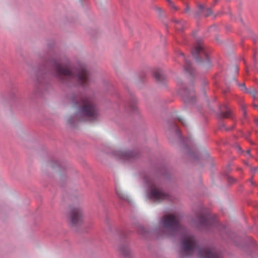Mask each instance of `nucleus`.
I'll use <instances>...</instances> for the list:
<instances>
[{"label": "nucleus", "mask_w": 258, "mask_h": 258, "mask_svg": "<svg viewBox=\"0 0 258 258\" xmlns=\"http://www.w3.org/2000/svg\"><path fill=\"white\" fill-rule=\"evenodd\" d=\"M52 63L56 76L63 82L67 83L77 81L78 84L82 86L90 83V74L84 65L81 66L78 69L75 70H70L68 66L62 65L55 61H53Z\"/></svg>", "instance_id": "1"}, {"label": "nucleus", "mask_w": 258, "mask_h": 258, "mask_svg": "<svg viewBox=\"0 0 258 258\" xmlns=\"http://www.w3.org/2000/svg\"><path fill=\"white\" fill-rule=\"evenodd\" d=\"M74 107L77 109L75 118L80 120L86 119L95 120L98 116V111L92 98L84 97L80 98V101L72 102Z\"/></svg>", "instance_id": "2"}, {"label": "nucleus", "mask_w": 258, "mask_h": 258, "mask_svg": "<svg viewBox=\"0 0 258 258\" xmlns=\"http://www.w3.org/2000/svg\"><path fill=\"white\" fill-rule=\"evenodd\" d=\"M158 231L163 234L172 235L182 231L178 216L174 214H167L163 216L159 222Z\"/></svg>", "instance_id": "3"}, {"label": "nucleus", "mask_w": 258, "mask_h": 258, "mask_svg": "<svg viewBox=\"0 0 258 258\" xmlns=\"http://www.w3.org/2000/svg\"><path fill=\"white\" fill-rule=\"evenodd\" d=\"M66 216L67 221L70 225L72 226L80 225L84 220L83 208L80 205L71 206Z\"/></svg>", "instance_id": "4"}, {"label": "nucleus", "mask_w": 258, "mask_h": 258, "mask_svg": "<svg viewBox=\"0 0 258 258\" xmlns=\"http://www.w3.org/2000/svg\"><path fill=\"white\" fill-rule=\"evenodd\" d=\"M197 246L192 235L184 233L182 235L181 256L182 258L191 255L197 249Z\"/></svg>", "instance_id": "5"}, {"label": "nucleus", "mask_w": 258, "mask_h": 258, "mask_svg": "<svg viewBox=\"0 0 258 258\" xmlns=\"http://www.w3.org/2000/svg\"><path fill=\"white\" fill-rule=\"evenodd\" d=\"M148 197L156 202H159L168 198V195L155 183L151 184L147 191Z\"/></svg>", "instance_id": "6"}, {"label": "nucleus", "mask_w": 258, "mask_h": 258, "mask_svg": "<svg viewBox=\"0 0 258 258\" xmlns=\"http://www.w3.org/2000/svg\"><path fill=\"white\" fill-rule=\"evenodd\" d=\"M199 258H221L219 254L213 247H204L198 251Z\"/></svg>", "instance_id": "7"}, {"label": "nucleus", "mask_w": 258, "mask_h": 258, "mask_svg": "<svg viewBox=\"0 0 258 258\" xmlns=\"http://www.w3.org/2000/svg\"><path fill=\"white\" fill-rule=\"evenodd\" d=\"M198 225L200 227L208 228L214 223L213 219L209 215H204L203 213L197 216Z\"/></svg>", "instance_id": "8"}, {"label": "nucleus", "mask_w": 258, "mask_h": 258, "mask_svg": "<svg viewBox=\"0 0 258 258\" xmlns=\"http://www.w3.org/2000/svg\"><path fill=\"white\" fill-rule=\"evenodd\" d=\"M136 154L133 151H116L114 154L115 157L118 159H128L132 157H134Z\"/></svg>", "instance_id": "9"}, {"label": "nucleus", "mask_w": 258, "mask_h": 258, "mask_svg": "<svg viewBox=\"0 0 258 258\" xmlns=\"http://www.w3.org/2000/svg\"><path fill=\"white\" fill-rule=\"evenodd\" d=\"M118 249L120 254L123 256H127L130 252V249L127 245H121L119 246Z\"/></svg>", "instance_id": "10"}, {"label": "nucleus", "mask_w": 258, "mask_h": 258, "mask_svg": "<svg viewBox=\"0 0 258 258\" xmlns=\"http://www.w3.org/2000/svg\"><path fill=\"white\" fill-rule=\"evenodd\" d=\"M116 193L120 199L125 201L128 200V197H127V196L125 195L124 193H123V192L120 190L116 189Z\"/></svg>", "instance_id": "11"}, {"label": "nucleus", "mask_w": 258, "mask_h": 258, "mask_svg": "<svg viewBox=\"0 0 258 258\" xmlns=\"http://www.w3.org/2000/svg\"><path fill=\"white\" fill-rule=\"evenodd\" d=\"M185 68V70L187 72H188L191 74H192V69L191 68L190 63L186 59L185 60V68Z\"/></svg>", "instance_id": "12"}, {"label": "nucleus", "mask_w": 258, "mask_h": 258, "mask_svg": "<svg viewBox=\"0 0 258 258\" xmlns=\"http://www.w3.org/2000/svg\"><path fill=\"white\" fill-rule=\"evenodd\" d=\"M155 78L159 81H162L163 78V73L160 71H158L155 73Z\"/></svg>", "instance_id": "13"}, {"label": "nucleus", "mask_w": 258, "mask_h": 258, "mask_svg": "<svg viewBox=\"0 0 258 258\" xmlns=\"http://www.w3.org/2000/svg\"><path fill=\"white\" fill-rule=\"evenodd\" d=\"M175 22L176 24V29L179 30H182L183 29L184 21L182 20H175Z\"/></svg>", "instance_id": "14"}, {"label": "nucleus", "mask_w": 258, "mask_h": 258, "mask_svg": "<svg viewBox=\"0 0 258 258\" xmlns=\"http://www.w3.org/2000/svg\"><path fill=\"white\" fill-rule=\"evenodd\" d=\"M203 49V46L201 45L197 46L192 51V55L196 57V55Z\"/></svg>", "instance_id": "15"}, {"label": "nucleus", "mask_w": 258, "mask_h": 258, "mask_svg": "<svg viewBox=\"0 0 258 258\" xmlns=\"http://www.w3.org/2000/svg\"><path fill=\"white\" fill-rule=\"evenodd\" d=\"M240 90L243 92H248V89L246 88L244 83H237Z\"/></svg>", "instance_id": "16"}, {"label": "nucleus", "mask_w": 258, "mask_h": 258, "mask_svg": "<svg viewBox=\"0 0 258 258\" xmlns=\"http://www.w3.org/2000/svg\"><path fill=\"white\" fill-rule=\"evenodd\" d=\"M248 92H247V93H249V94H251L252 95L254 96L256 94V91L255 89L252 88V89H250L249 90H248Z\"/></svg>", "instance_id": "17"}, {"label": "nucleus", "mask_w": 258, "mask_h": 258, "mask_svg": "<svg viewBox=\"0 0 258 258\" xmlns=\"http://www.w3.org/2000/svg\"><path fill=\"white\" fill-rule=\"evenodd\" d=\"M211 14H212L211 9L210 8H208L206 10V12H205L204 15H205V16H208L210 15Z\"/></svg>", "instance_id": "18"}, {"label": "nucleus", "mask_w": 258, "mask_h": 258, "mask_svg": "<svg viewBox=\"0 0 258 258\" xmlns=\"http://www.w3.org/2000/svg\"><path fill=\"white\" fill-rule=\"evenodd\" d=\"M230 111L227 110L225 112L222 113V115L223 117H228L230 115Z\"/></svg>", "instance_id": "19"}, {"label": "nucleus", "mask_w": 258, "mask_h": 258, "mask_svg": "<svg viewBox=\"0 0 258 258\" xmlns=\"http://www.w3.org/2000/svg\"><path fill=\"white\" fill-rule=\"evenodd\" d=\"M171 8L175 10H177L178 8L174 5L173 3L170 4Z\"/></svg>", "instance_id": "20"}, {"label": "nucleus", "mask_w": 258, "mask_h": 258, "mask_svg": "<svg viewBox=\"0 0 258 258\" xmlns=\"http://www.w3.org/2000/svg\"><path fill=\"white\" fill-rule=\"evenodd\" d=\"M189 10H190L189 7L188 5H187L185 8L184 11L186 13H188V12H189Z\"/></svg>", "instance_id": "21"}, {"label": "nucleus", "mask_w": 258, "mask_h": 258, "mask_svg": "<svg viewBox=\"0 0 258 258\" xmlns=\"http://www.w3.org/2000/svg\"><path fill=\"white\" fill-rule=\"evenodd\" d=\"M254 121L256 125L258 126V119L255 118H254Z\"/></svg>", "instance_id": "22"}, {"label": "nucleus", "mask_w": 258, "mask_h": 258, "mask_svg": "<svg viewBox=\"0 0 258 258\" xmlns=\"http://www.w3.org/2000/svg\"><path fill=\"white\" fill-rule=\"evenodd\" d=\"M198 7H199V10L200 11H202L203 10V8H204V7L202 5H199Z\"/></svg>", "instance_id": "23"}, {"label": "nucleus", "mask_w": 258, "mask_h": 258, "mask_svg": "<svg viewBox=\"0 0 258 258\" xmlns=\"http://www.w3.org/2000/svg\"><path fill=\"white\" fill-rule=\"evenodd\" d=\"M178 120L181 122V123L184 125V122L182 120V119L181 118H178Z\"/></svg>", "instance_id": "24"}, {"label": "nucleus", "mask_w": 258, "mask_h": 258, "mask_svg": "<svg viewBox=\"0 0 258 258\" xmlns=\"http://www.w3.org/2000/svg\"><path fill=\"white\" fill-rule=\"evenodd\" d=\"M206 63H207L208 66H209V64H210V61H209V59H207L206 60Z\"/></svg>", "instance_id": "25"}, {"label": "nucleus", "mask_w": 258, "mask_h": 258, "mask_svg": "<svg viewBox=\"0 0 258 258\" xmlns=\"http://www.w3.org/2000/svg\"><path fill=\"white\" fill-rule=\"evenodd\" d=\"M167 1L168 2L169 5L171 4L172 3H173L171 0H167Z\"/></svg>", "instance_id": "26"}, {"label": "nucleus", "mask_w": 258, "mask_h": 258, "mask_svg": "<svg viewBox=\"0 0 258 258\" xmlns=\"http://www.w3.org/2000/svg\"><path fill=\"white\" fill-rule=\"evenodd\" d=\"M235 70L236 72H238V69H237V67H235Z\"/></svg>", "instance_id": "27"}, {"label": "nucleus", "mask_w": 258, "mask_h": 258, "mask_svg": "<svg viewBox=\"0 0 258 258\" xmlns=\"http://www.w3.org/2000/svg\"><path fill=\"white\" fill-rule=\"evenodd\" d=\"M249 152H250V151H249V150H247V151H246V154H247L249 155Z\"/></svg>", "instance_id": "28"}, {"label": "nucleus", "mask_w": 258, "mask_h": 258, "mask_svg": "<svg viewBox=\"0 0 258 258\" xmlns=\"http://www.w3.org/2000/svg\"><path fill=\"white\" fill-rule=\"evenodd\" d=\"M181 56L183 57V58H184H184H185V56H184V54H182V53H181Z\"/></svg>", "instance_id": "29"}, {"label": "nucleus", "mask_w": 258, "mask_h": 258, "mask_svg": "<svg viewBox=\"0 0 258 258\" xmlns=\"http://www.w3.org/2000/svg\"><path fill=\"white\" fill-rule=\"evenodd\" d=\"M136 109V106H133V110H135Z\"/></svg>", "instance_id": "30"}, {"label": "nucleus", "mask_w": 258, "mask_h": 258, "mask_svg": "<svg viewBox=\"0 0 258 258\" xmlns=\"http://www.w3.org/2000/svg\"><path fill=\"white\" fill-rule=\"evenodd\" d=\"M254 107L258 109V105H254Z\"/></svg>", "instance_id": "31"}, {"label": "nucleus", "mask_w": 258, "mask_h": 258, "mask_svg": "<svg viewBox=\"0 0 258 258\" xmlns=\"http://www.w3.org/2000/svg\"><path fill=\"white\" fill-rule=\"evenodd\" d=\"M243 112H244V113L245 114V110H243Z\"/></svg>", "instance_id": "32"}]
</instances>
